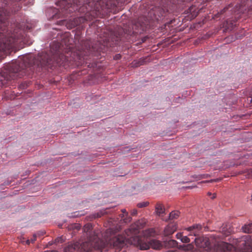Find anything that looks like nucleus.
<instances>
[{
  "label": "nucleus",
  "instance_id": "obj_21",
  "mask_svg": "<svg viewBox=\"0 0 252 252\" xmlns=\"http://www.w3.org/2000/svg\"><path fill=\"white\" fill-rule=\"evenodd\" d=\"M149 203L147 201L140 202L137 204V206L138 208H141L147 206L149 205Z\"/></svg>",
  "mask_w": 252,
  "mask_h": 252
},
{
  "label": "nucleus",
  "instance_id": "obj_16",
  "mask_svg": "<svg viewBox=\"0 0 252 252\" xmlns=\"http://www.w3.org/2000/svg\"><path fill=\"white\" fill-rule=\"evenodd\" d=\"M248 0H244V2H242L241 4H239V5H236L237 11L240 13L244 12V11L246 10V8H245L246 3H245L246 1Z\"/></svg>",
  "mask_w": 252,
  "mask_h": 252
},
{
  "label": "nucleus",
  "instance_id": "obj_14",
  "mask_svg": "<svg viewBox=\"0 0 252 252\" xmlns=\"http://www.w3.org/2000/svg\"><path fill=\"white\" fill-rule=\"evenodd\" d=\"M177 242L174 240H169L167 241H164L163 242V246L166 247L174 248L177 246Z\"/></svg>",
  "mask_w": 252,
  "mask_h": 252
},
{
  "label": "nucleus",
  "instance_id": "obj_28",
  "mask_svg": "<svg viewBox=\"0 0 252 252\" xmlns=\"http://www.w3.org/2000/svg\"><path fill=\"white\" fill-rule=\"evenodd\" d=\"M121 55L120 54H117V55H116L115 56V57H114V59L115 60H119V59H121Z\"/></svg>",
  "mask_w": 252,
  "mask_h": 252
},
{
  "label": "nucleus",
  "instance_id": "obj_27",
  "mask_svg": "<svg viewBox=\"0 0 252 252\" xmlns=\"http://www.w3.org/2000/svg\"><path fill=\"white\" fill-rule=\"evenodd\" d=\"M137 214V211L136 209H133L131 212V214L132 216H135Z\"/></svg>",
  "mask_w": 252,
  "mask_h": 252
},
{
  "label": "nucleus",
  "instance_id": "obj_1",
  "mask_svg": "<svg viewBox=\"0 0 252 252\" xmlns=\"http://www.w3.org/2000/svg\"><path fill=\"white\" fill-rule=\"evenodd\" d=\"M118 220L112 218H109L104 223V226L108 228L104 234L106 245L103 248L113 247L116 251H120L124 248L127 241L131 244L139 248L141 250H146L152 248L155 250H160L163 247V243L156 239L144 241L139 235L142 224L140 221L131 224L129 228L125 230L126 236L122 235L115 236L116 234L122 229L118 223Z\"/></svg>",
  "mask_w": 252,
  "mask_h": 252
},
{
  "label": "nucleus",
  "instance_id": "obj_6",
  "mask_svg": "<svg viewBox=\"0 0 252 252\" xmlns=\"http://www.w3.org/2000/svg\"><path fill=\"white\" fill-rule=\"evenodd\" d=\"M202 226L200 224H196L188 228V230L189 232L187 236H183L181 233H178L176 236L178 239H180L181 241L185 243H189L190 239H193V237H195L194 239L196 245L198 247L203 248H208L210 246V242L207 238H202L199 237L201 233Z\"/></svg>",
  "mask_w": 252,
  "mask_h": 252
},
{
  "label": "nucleus",
  "instance_id": "obj_20",
  "mask_svg": "<svg viewBox=\"0 0 252 252\" xmlns=\"http://www.w3.org/2000/svg\"><path fill=\"white\" fill-rule=\"evenodd\" d=\"M156 10L157 11V12L158 11H159V13L158 14V17L164 16L166 12V10L165 9H161L159 8H156Z\"/></svg>",
  "mask_w": 252,
  "mask_h": 252
},
{
  "label": "nucleus",
  "instance_id": "obj_29",
  "mask_svg": "<svg viewBox=\"0 0 252 252\" xmlns=\"http://www.w3.org/2000/svg\"><path fill=\"white\" fill-rule=\"evenodd\" d=\"M216 197V193H214L212 195V196H211V198L213 199L214 198H215Z\"/></svg>",
  "mask_w": 252,
  "mask_h": 252
},
{
  "label": "nucleus",
  "instance_id": "obj_31",
  "mask_svg": "<svg viewBox=\"0 0 252 252\" xmlns=\"http://www.w3.org/2000/svg\"><path fill=\"white\" fill-rule=\"evenodd\" d=\"M212 195V194L211 192H208V195L211 196Z\"/></svg>",
  "mask_w": 252,
  "mask_h": 252
},
{
  "label": "nucleus",
  "instance_id": "obj_19",
  "mask_svg": "<svg viewBox=\"0 0 252 252\" xmlns=\"http://www.w3.org/2000/svg\"><path fill=\"white\" fill-rule=\"evenodd\" d=\"M36 239V235L34 234L30 239H28L26 241V243L27 245H30V243H33Z\"/></svg>",
  "mask_w": 252,
  "mask_h": 252
},
{
  "label": "nucleus",
  "instance_id": "obj_11",
  "mask_svg": "<svg viewBox=\"0 0 252 252\" xmlns=\"http://www.w3.org/2000/svg\"><path fill=\"white\" fill-rule=\"evenodd\" d=\"M110 209H106L105 210H101L99 212L95 213L93 214L92 218L93 219H96V218H100L101 216H103L105 215V214H107L109 213L110 212Z\"/></svg>",
  "mask_w": 252,
  "mask_h": 252
},
{
  "label": "nucleus",
  "instance_id": "obj_7",
  "mask_svg": "<svg viewBox=\"0 0 252 252\" xmlns=\"http://www.w3.org/2000/svg\"><path fill=\"white\" fill-rule=\"evenodd\" d=\"M176 226L174 224L168 225L164 230V236H168L172 235L176 231Z\"/></svg>",
  "mask_w": 252,
  "mask_h": 252
},
{
  "label": "nucleus",
  "instance_id": "obj_18",
  "mask_svg": "<svg viewBox=\"0 0 252 252\" xmlns=\"http://www.w3.org/2000/svg\"><path fill=\"white\" fill-rule=\"evenodd\" d=\"M179 215L180 212L178 211H172L169 214V219L173 220L177 219Z\"/></svg>",
  "mask_w": 252,
  "mask_h": 252
},
{
  "label": "nucleus",
  "instance_id": "obj_25",
  "mask_svg": "<svg viewBox=\"0 0 252 252\" xmlns=\"http://www.w3.org/2000/svg\"><path fill=\"white\" fill-rule=\"evenodd\" d=\"M247 238H248V240H249L250 245H252V235H246Z\"/></svg>",
  "mask_w": 252,
  "mask_h": 252
},
{
  "label": "nucleus",
  "instance_id": "obj_5",
  "mask_svg": "<svg viewBox=\"0 0 252 252\" xmlns=\"http://www.w3.org/2000/svg\"><path fill=\"white\" fill-rule=\"evenodd\" d=\"M246 235L233 240V245L221 242L218 244L217 252H234V248L241 252H249L252 245H250Z\"/></svg>",
  "mask_w": 252,
  "mask_h": 252
},
{
  "label": "nucleus",
  "instance_id": "obj_13",
  "mask_svg": "<svg viewBox=\"0 0 252 252\" xmlns=\"http://www.w3.org/2000/svg\"><path fill=\"white\" fill-rule=\"evenodd\" d=\"M242 230L243 232L246 233H252V222L246 223L242 227Z\"/></svg>",
  "mask_w": 252,
  "mask_h": 252
},
{
  "label": "nucleus",
  "instance_id": "obj_23",
  "mask_svg": "<svg viewBox=\"0 0 252 252\" xmlns=\"http://www.w3.org/2000/svg\"><path fill=\"white\" fill-rule=\"evenodd\" d=\"M232 6H233V5L232 4H230L227 7L224 8L220 11V14H223L224 12H225L226 11H227L230 7H231Z\"/></svg>",
  "mask_w": 252,
  "mask_h": 252
},
{
  "label": "nucleus",
  "instance_id": "obj_10",
  "mask_svg": "<svg viewBox=\"0 0 252 252\" xmlns=\"http://www.w3.org/2000/svg\"><path fill=\"white\" fill-rule=\"evenodd\" d=\"M200 10L201 9L198 10L195 5L191 6L188 9L189 13L191 15V17L192 18L196 17L198 15Z\"/></svg>",
  "mask_w": 252,
  "mask_h": 252
},
{
  "label": "nucleus",
  "instance_id": "obj_4",
  "mask_svg": "<svg viewBox=\"0 0 252 252\" xmlns=\"http://www.w3.org/2000/svg\"><path fill=\"white\" fill-rule=\"evenodd\" d=\"M79 33L75 35L74 43L77 48L76 52L77 58L79 60V64L82 63V61L86 59V57L90 55H94L95 52H104L105 48L111 46L110 42H118L119 37L113 36L111 33L110 36H106L104 39H101L95 43H92L90 40H81Z\"/></svg>",
  "mask_w": 252,
  "mask_h": 252
},
{
  "label": "nucleus",
  "instance_id": "obj_24",
  "mask_svg": "<svg viewBox=\"0 0 252 252\" xmlns=\"http://www.w3.org/2000/svg\"><path fill=\"white\" fill-rule=\"evenodd\" d=\"M247 175H248V178L252 177V168L250 169L247 171Z\"/></svg>",
  "mask_w": 252,
  "mask_h": 252
},
{
  "label": "nucleus",
  "instance_id": "obj_32",
  "mask_svg": "<svg viewBox=\"0 0 252 252\" xmlns=\"http://www.w3.org/2000/svg\"><path fill=\"white\" fill-rule=\"evenodd\" d=\"M137 26V24H136V25H135L134 26V27H133V29H134L135 28H136Z\"/></svg>",
  "mask_w": 252,
  "mask_h": 252
},
{
  "label": "nucleus",
  "instance_id": "obj_33",
  "mask_svg": "<svg viewBox=\"0 0 252 252\" xmlns=\"http://www.w3.org/2000/svg\"><path fill=\"white\" fill-rule=\"evenodd\" d=\"M145 40H146V39H145V38H144V39H142V42H144L145 41Z\"/></svg>",
  "mask_w": 252,
  "mask_h": 252
},
{
  "label": "nucleus",
  "instance_id": "obj_34",
  "mask_svg": "<svg viewBox=\"0 0 252 252\" xmlns=\"http://www.w3.org/2000/svg\"><path fill=\"white\" fill-rule=\"evenodd\" d=\"M69 48H73V46H69Z\"/></svg>",
  "mask_w": 252,
  "mask_h": 252
},
{
  "label": "nucleus",
  "instance_id": "obj_9",
  "mask_svg": "<svg viewBox=\"0 0 252 252\" xmlns=\"http://www.w3.org/2000/svg\"><path fill=\"white\" fill-rule=\"evenodd\" d=\"M221 231L224 235H228L233 231V230L229 224H225L222 226Z\"/></svg>",
  "mask_w": 252,
  "mask_h": 252
},
{
  "label": "nucleus",
  "instance_id": "obj_2",
  "mask_svg": "<svg viewBox=\"0 0 252 252\" xmlns=\"http://www.w3.org/2000/svg\"><path fill=\"white\" fill-rule=\"evenodd\" d=\"M122 2L119 0H58L56 4L68 13L78 11L86 12L85 17L71 19L65 22L67 28L71 29L88 20L96 17H102L110 12H116Z\"/></svg>",
  "mask_w": 252,
  "mask_h": 252
},
{
  "label": "nucleus",
  "instance_id": "obj_30",
  "mask_svg": "<svg viewBox=\"0 0 252 252\" xmlns=\"http://www.w3.org/2000/svg\"><path fill=\"white\" fill-rule=\"evenodd\" d=\"M61 239V238H58L56 239V242H59V240Z\"/></svg>",
  "mask_w": 252,
  "mask_h": 252
},
{
  "label": "nucleus",
  "instance_id": "obj_15",
  "mask_svg": "<svg viewBox=\"0 0 252 252\" xmlns=\"http://www.w3.org/2000/svg\"><path fill=\"white\" fill-rule=\"evenodd\" d=\"M156 211L157 214L158 216H160L164 214L165 210L163 205L160 203H158L156 206Z\"/></svg>",
  "mask_w": 252,
  "mask_h": 252
},
{
  "label": "nucleus",
  "instance_id": "obj_3",
  "mask_svg": "<svg viewBox=\"0 0 252 252\" xmlns=\"http://www.w3.org/2000/svg\"><path fill=\"white\" fill-rule=\"evenodd\" d=\"M66 60V57L62 54H57L51 57L45 52L40 53L37 56L32 58L25 57L19 64V68L16 73L17 76L21 77L26 75L29 71L34 72L40 71L42 68H52L55 64L62 65Z\"/></svg>",
  "mask_w": 252,
  "mask_h": 252
},
{
  "label": "nucleus",
  "instance_id": "obj_17",
  "mask_svg": "<svg viewBox=\"0 0 252 252\" xmlns=\"http://www.w3.org/2000/svg\"><path fill=\"white\" fill-rule=\"evenodd\" d=\"M145 62V59H140L138 61H134L132 63V66L137 67L141 65H143Z\"/></svg>",
  "mask_w": 252,
  "mask_h": 252
},
{
  "label": "nucleus",
  "instance_id": "obj_12",
  "mask_svg": "<svg viewBox=\"0 0 252 252\" xmlns=\"http://www.w3.org/2000/svg\"><path fill=\"white\" fill-rule=\"evenodd\" d=\"M156 232L154 228H149L143 232V235L145 238H149L154 236L155 235Z\"/></svg>",
  "mask_w": 252,
  "mask_h": 252
},
{
  "label": "nucleus",
  "instance_id": "obj_8",
  "mask_svg": "<svg viewBox=\"0 0 252 252\" xmlns=\"http://www.w3.org/2000/svg\"><path fill=\"white\" fill-rule=\"evenodd\" d=\"M122 214H120V217L121 218V221H123L125 223H127L131 221V218L128 215V213L126 209L121 210Z\"/></svg>",
  "mask_w": 252,
  "mask_h": 252
},
{
  "label": "nucleus",
  "instance_id": "obj_22",
  "mask_svg": "<svg viewBox=\"0 0 252 252\" xmlns=\"http://www.w3.org/2000/svg\"><path fill=\"white\" fill-rule=\"evenodd\" d=\"M70 228L73 229L74 230L78 231L81 228V225L79 224L75 223L73 224Z\"/></svg>",
  "mask_w": 252,
  "mask_h": 252
},
{
  "label": "nucleus",
  "instance_id": "obj_26",
  "mask_svg": "<svg viewBox=\"0 0 252 252\" xmlns=\"http://www.w3.org/2000/svg\"><path fill=\"white\" fill-rule=\"evenodd\" d=\"M145 29H146V27L143 25H141V28H140V29H141V31H138L137 32H140L141 33V32H143L145 30Z\"/></svg>",
  "mask_w": 252,
  "mask_h": 252
}]
</instances>
